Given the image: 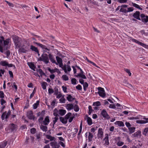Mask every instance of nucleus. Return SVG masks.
<instances>
[{
    "instance_id": "72a5a7b5",
    "label": "nucleus",
    "mask_w": 148,
    "mask_h": 148,
    "mask_svg": "<svg viewBox=\"0 0 148 148\" xmlns=\"http://www.w3.org/2000/svg\"><path fill=\"white\" fill-rule=\"evenodd\" d=\"M39 101H37L36 103H34L33 105V108L34 109H35L37 108L38 106L39 105Z\"/></svg>"
},
{
    "instance_id": "c85d7f7f",
    "label": "nucleus",
    "mask_w": 148,
    "mask_h": 148,
    "mask_svg": "<svg viewBox=\"0 0 148 148\" xmlns=\"http://www.w3.org/2000/svg\"><path fill=\"white\" fill-rule=\"evenodd\" d=\"M40 128L43 131L46 132L47 130V127L46 126L41 125Z\"/></svg>"
},
{
    "instance_id": "f3484780",
    "label": "nucleus",
    "mask_w": 148,
    "mask_h": 148,
    "mask_svg": "<svg viewBox=\"0 0 148 148\" xmlns=\"http://www.w3.org/2000/svg\"><path fill=\"white\" fill-rule=\"evenodd\" d=\"M4 40V37L3 36L0 37V51L2 53H3V52L1 45H3Z\"/></svg>"
},
{
    "instance_id": "4d7b16f0",
    "label": "nucleus",
    "mask_w": 148,
    "mask_h": 148,
    "mask_svg": "<svg viewBox=\"0 0 148 148\" xmlns=\"http://www.w3.org/2000/svg\"><path fill=\"white\" fill-rule=\"evenodd\" d=\"M82 122L80 124V125L79 130V133H78V135H79L80 134L81 132L82 131Z\"/></svg>"
},
{
    "instance_id": "a878e982",
    "label": "nucleus",
    "mask_w": 148,
    "mask_h": 148,
    "mask_svg": "<svg viewBox=\"0 0 148 148\" xmlns=\"http://www.w3.org/2000/svg\"><path fill=\"white\" fill-rule=\"evenodd\" d=\"M60 121L63 123L66 124L67 122V120L65 117L64 118L62 117H60Z\"/></svg>"
},
{
    "instance_id": "e2e57ef3",
    "label": "nucleus",
    "mask_w": 148,
    "mask_h": 148,
    "mask_svg": "<svg viewBox=\"0 0 148 148\" xmlns=\"http://www.w3.org/2000/svg\"><path fill=\"white\" fill-rule=\"evenodd\" d=\"M134 8L133 7H130L127 8V11L128 12H132Z\"/></svg>"
},
{
    "instance_id": "0e129e2a",
    "label": "nucleus",
    "mask_w": 148,
    "mask_h": 148,
    "mask_svg": "<svg viewBox=\"0 0 148 148\" xmlns=\"http://www.w3.org/2000/svg\"><path fill=\"white\" fill-rule=\"evenodd\" d=\"M4 53L6 54L7 57H8L10 56V51L9 50H7Z\"/></svg>"
},
{
    "instance_id": "0eeeda50",
    "label": "nucleus",
    "mask_w": 148,
    "mask_h": 148,
    "mask_svg": "<svg viewBox=\"0 0 148 148\" xmlns=\"http://www.w3.org/2000/svg\"><path fill=\"white\" fill-rule=\"evenodd\" d=\"M101 114L104 118H106L107 119L110 118L109 116L108 115L105 109L102 110L101 112Z\"/></svg>"
},
{
    "instance_id": "13d9d810",
    "label": "nucleus",
    "mask_w": 148,
    "mask_h": 148,
    "mask_svg": "<svg viewBox=\"0 0 148 148\" xmlns=\"http://www.w3.org/2000/svg\"><path fill=\"white\" fill-rule=\"evenodd\" d=\"M71 115V113L70 112H69L65 115V117L67 120L69 119V118H70V117Z\"/></svg>"
},
{
    "instance_id": "338daca9",
    "label": "nucleus",
    "mask_w": 148,
    "mask_h": 148,
    "mask_svg": "<svg viewBox=\"0 0 148 148\" xmlns=\"http://www.w3.org/2000/svg\"><path fill=\"white\" fill-rule=\"evenodd\" d=\"M126 86L131 89H132L133 88V87L132 85L130 84L127 83Z\"/></svg>"
},
{
    "instance_id": "603ef678",
    "label": "nucleus",
    "mask_w": 148,
    "mask_h": 148,
    "mask_svg": "<svg viewBox=\"0 0 148 148\" xmlns=\"http://www.w3.org/2000/svg\"><path fill=\"white\" fill-rule=\"evenodd\" d=\"M74 110L75 112H78L79 110V108L78 106L77 105H75L74 106Z\"/></svg>"
},
{
    "instance_id": "58836bf2",
    "label": "nucleus",
    "mask_w": 148,
    "mask_h": 148,
    "mask_svg": "<svg viewBox=\"0 0 148 148\" xmlns=\"http://www.w3.org/2000/svg\"><path fill=\"white\" fill-rule=\"evenodd\" d=\"M57 62L58 64L62 62V59L59 57L57 56L56 57Z\"/></svg>"
},
{
    "instance_id": "ea45409f",
    "label": "nucleus",
    "mask_w": 148,
    "mask_h": 148,
    "mask_svg": "<svg viewBox=\"0 0 148 148\" xmlns=\"http://www.w3.org/2000/svg\"><path fill=\"white\" fill-rule=\"evenodd\" d=\"M10 39H6L5 40H4L3 41V45H5L6 46H8V44H9V43L10 41Z\"/></svg>"
},
{
    "instance_id": "f8f14e48",
    "label": "nucleus",
    "mask_w": 148,
    "mask_h": 148,
    "mask_svg": "<svg viewBox=\"0 0 148 148\" xmlns=\"http://www.w3.org/2000/svg\"><path fill=\"white\" fill-rule=\"evenodd\" d=\"M79 70H80V72L79 73L76 75V77H80L84 79H86V76L84 75V73L82 69H80Z\"/></svg>"
},
{
    "instance_id": "423d86ee",
    "label": "nucleus",
    "mask_w": 148,
    "mask_h": 148,
    "mask_svg": "<svg viewBox=\"0 0 148 148\" xmlns=\"http://www.w3.org/2000/svg\"><path fill=\"white\" fill-rule=\"evenodd\" d=\"M50 144L53 148H59L60 146L59 143L56 141L51 142Z\"/></svg>"
},
{
    "instance_id": "20e7f679",
    "label": "nucleus",
    "mask_w": 148,
    "mask_h": 148,
    "mask_svg": "<svg viewBox=\"0 0 148 148\" xmlns=\"http://www.w3.org/2000/svg\"><path fill=\"white\" fill-rule=\"evenodd\" d=\"M58 64H59L60 67H61L64 70L65 73H66L67 71L68 72L71 71V69L69 65L65 64L63 66L62 62L59 63Z\"/></svg>"
},
{
    "instance_id": "cd10ccee",
    "label": "nucleus",
    "mask_w": 148,
    "mask_h": 148,
    "mask_svg": "<svg viewBox=\"0 0 148 148\" xmlns=\"http://www.w3.org/2000/svg\"><path fill=\"white\" fill-rule=\"evenodd\" d=\"M30 49L33 51H34L36 53H38V50L37 47H35L33 45H31L30 46Z\"/></svg>"
},
{
    "instance_id": "052dcab7",
    "label": "nucleus",
    "mask_w": 148,
    "mask_h": 148,
    "mask_svg": "<svg viewBox=\"0 0 148 148\" xmlns=\"http://www.w3.org/2000/svg\"><path fill=\"white\" fill-rule=\"evenodd\" d=\"M21 6L24 9L28 10L29 8V7L27 5H21Z\"/></svg>"
},
{
    "instance_id": "c756f323",
    "label": "nucleus",
    "mask_w": 148,
    "mask_h": 148,
    "mask_svg": "<svg viewBox=\"0 0 148 148\" xmlns=\"http://www.w3.org/2000/svg\"><path fill=\"white\" fill-rule=\"evenodd\" d=\"M0 64L3 66H7L8 62L6 61H1L0 62Z\"/></svg>"
},
{
    "instance_id": "9b49d317",
    "label": "nucleus",
    "mask_w": 148,
    "mask_h": 148,
    "mask_svg": "<svg viewBox=\"0 0 148 148\" xmlns=\"http://www.w3.org/2000/svg\"><path fill=\"white\" fill-rule=\"evenodd\" d=\"M102 130V129L101 128H100L99 129L97 134V137L98 138H102L103 136V132Z\"/></svg>"
},
{
    "instance_id": "c9c22d12",
    "label": "nucleus",
    "mask_w": 148,
    "mask_h": 148,
    "mask_svg": "<svg viewBox=\"0 0 148 148\" xmlns=\"http://www.w3.org/2000/svg\"><path fill=\"white\" fill-rule=\"evenodd\" d=\"M1 47L2 48L3 53L4 51L8 50L7 49H8V46L4 45H1Z\"/></svg>"
},
{
    "instance_id": "a211bd4d",
    "label": "nucleus",
    "mask_w": 148,
    "mask_h": 148,
    "mask_svg": "<svg viewBox=\"0 0 148 148\" xmlns=\"http://www.w3.org/2000/svg\"><path fill=\"white\" fill-rule=\"evenodd\" d=\"M132 41L135 42L143 47H145V46L146 45L142 43V42H141L138 41V40H137L136 39H132Z\"/></svg>"
},
{
    "instance_id": "e433bc0d",
    "label": "nucleus",
    "mask_w": 148,
    "mask_h": 148,
    "mask_svg": "<svg viewBox=\"0 0 148 148\" xmlns=\"http://www.w3.org/2000/svg\"><path fill=\"white\" fill-rule=\"evenodd\" d=\"M148 132V128H145L143 132L142 133L143 135L145 136H146L147 134V133Z\"/></svg>"
},
{
    "instance_id": "7c9ffc66",
    "label": "nucleus",
    "mask_w": 148,
    "mask_h": 148,
    "mask_svg": "<svg viewBox=\"0 0 148 148\" xmlns=\"http://www.w3.org/2000/svg\"><path fill=\"white\" fill-rule=\"evenodd\" d=\"M29 66L30 68L34 71H35V69L36 68L34 64L32 63H30L29 64Z\"/></svg>"
},
{
    "instance_id": "69168bd1",
    "label": "nucleus",
    "mask_w": 148,
    "mask_h": 148,
    "mask_svg": "<svg viewBox=\"0 0 148 148\" xmlns=\"http://www.w3.org/2000/svg\"><path fill=\"white\" fill-rule=\"evenodd\" d=\"M109 107L110 108H111L112 109H115L116 108V107L114 104H110L109 106Z\"/></svg>"
},
{
    "instance_id": "4be33fe9",
    "label": "nucleus",
    "mask_w": 148,
    "mask_h": 148,
    "mask_svg": "<svg viewBox=\"0 0 148 148\" xmlns=\"http://www.w3.org/2000/svg\"><path fill=\"white\" fill-rule=\"evenodd\" d=\"M115 124L116 125H118V126L120 127H123L124 126V124L123 123L120 121H117L115 123Z\"/></svg>"
},
{
    "instance_id": "5fc2aeb1",
    "label": "nucleus",
    "mask_w": 148,
    "mask_h": 148,
    "mask_svg": "<svg viewBox=\"0 0 148 148\" xmlns=\"http://www.w3.org/2000/svg\"><path fill=\"white\" fill-rule=\"evenodd\" d=\"M5 2H6L8 4V5L9 6L11 7L12 8L14 7V5L12 3H10L8 2V1H5Z\"/></svg>"
},
{
    "instance_id": "774afa93",
    "label": "nucleus",
    "mask_w": 148,
    "mask_h": 148,
    "mask_svg": "<svg viewBox=\"0 0 148 148\" xmlns=\"http://www.w3.org/2000/svg\"><path fill=\"white\" fill-rule=\"evenodd\" d=\"M48 92L49 94H51L53 93L54 92V91L52 89L49 88L48 89Z\"/></svg>"
},
{
    "instance_id": "6e6d98bb",
    "label": "nucleus",
    "mask_w": 148,
    "mask_h": 148,
    "mask_svg": "<svg viewBox=\"0 0 148 148\" xmlns=\"http://www.w3.org/2000/svg\"><path fill=\"white\" fill-rule=\"evenodd\" d=\"M88 109H89V112H88V114L89 115H90L92 112L93 111V110L92 109V107L91 106H88Z\"/></svg>"
},
{
    "instance_id": "dca6fc26",
    "label": "nucleus",
    "mask_w": 148,
    "mask_h": 148,
    "mask_svg": "<svg viewBox=\"0 0 148 148\" xmlns=\"http://www.w3.org/2000/svg\"><path fill=\"white\" fill-rule=\"evenodd\" d=\"M49 57L50 59V60L53 63H55L56 65H58V64L56 62V60L53 59V57L51 53H49Z\"/></svg>"
},
{
    "instance_id": "49530a36",
    "label": "nucleus",
    "mask_w": 148,
    "mask_h": 148,
    "mask_svg": "<svg viewBox=\"0 0 148 148\" xmlns=\"http://www.w3.org/2000/svg\"><path fill=\"white\" fill-rule=\"evenodd\" d=\"M64 95L59 100L60 103H65V99L64 97Z\"/></svg>"
},
{
    "instance_id": "bf43d9fd",
    "label": "nucleus",
    "mask_w": 148,
    "mask_h": 148,
    "mask_svg": "<svg viewBox=\"0 0 148 148\" xmlns=\"http://www.w3.org/2000/svg\"><path fill=\"white\" fill-rule=\"evenodd\" d=\"M124 70H125V71L127 73H128V74H129V75L130 76H131V73L130 72V70H129L128 69H124Z\"/></svg>"
},
{
    "instance_id": "b1692460",
    "label": "nucleus",
    "mask_w": 148,
    "mask_h": 148,
    "mask_svg": "<svg viewBox=\"0 0 148 148\" xmlns=\"http://www.w3.org/2000/svg\"><path fill=\"white\" fill-rule=\"evenodd\" d=\"M68 96L66 98L67 100L69 101H73L75 99V98H73L71 95L67 94Z\"/></svg>"
},
{
    "instance_id": "864d4df0",
    "label": "nucleus",
    "mask_w": 148,
    "mask_h": 148,
    "mask_svg": "<svg viewBox=\"0 0 148 148\" xmlns=\"http://www.w3.org/2000/svg\"><path fill=\"white\" fill-rule=\"evenodd\" d=\"M71 83L72 84L74 85L75 84H76V79L73 78H72L71 80Z\"/></svg>"
},
{
    "instance_id": "4468645a",
    "label": "nucleus",
    "mask_w": 148,
    "mask_h": 148,
    "mask_svg": "<svg viewBox=\"0 0 148 148\" xmlns=\"http://www.w3.org/2000/svg\"><path fill=\"white\" fill-rule=\"evenodd\" d=\"M143 119L145 120H138L136 121V122L137 123L139 124H145L147 123L148 122V118H145L144 117L143 118Z\"/></svg>"
},
{
    "instance_id": "6ab92c4d",
    "label": "nucleus",
    "mask_w": 148,
    "mask_h": 148,
    "mask_svg": "<svg viewBox=\"0 0 148 148\" xmlns=\"http://www.w3.org/2000/svg\"><path fill=\"white\" fill-rule=\"evenodd\" d=\"M36 44L38 45L39 46V47L42 48V49H45L48 51H50V48H47L45 46L43 45L42 44L37 42H36Z\"/></svg>"
},
{
    "instance_id": "473e14b6",
    "label": "nucleus",
    "mask_w": 148,
    "mask_h": 148,
    "mask_svg": "<svg viewBox=\"0 0 148 148\" xmlns=\"http://www.w3.org/2000/svg\"><path fill=\"white\" fill-rule=\"evenodd\" d=\"M47 83L46 82H43L41 83V86L42 88L44 90H45L46 88V85H47Z\"/></svg>"
},
{
    "instance_id": "a19ab883",
    "label": "nucleus",
    "mask_w": 148,
    "mask_h": 148,
    "mask_svg": "<svg viewBox=\"0 0 148 148\" xmlns=\"http://www.w3.org/2000/svg\"><path fill=\"white\" fill-rule=\"evenodd\" d=\"M37 71L39 73L41 76L45 75V73L43 72L42 70L41 69H39L38 70L37 69Z\"/></svg>"
},
{
    "instance_id": "3c124183",
    "label": "nucleus",
    "mask_w": 148,
    "mask_h": 148,
    "mask_svg": "<svg viewBox=\"0 0 148 148\" xmlns=\"http://www.w3.org/2000/svg\"><path fill=\"white\" fill-rule=\"evenodd\" d=\"M100 105H101L100 102L99 101H98L96 102H94L93 103V106H99Z\"/></svg>"
},
{
    "instance_id": "680f3d73",
    "label": "nucleus",
    "mask_w": 148,
    "mask_h": 148,
    "mask_svg": "<svg viewBox=\"0 0 148 148\" xmlns=\"http://www.w3.org/2000/svg\"><path fill=\"white\" fill-rule=\"evenodd\" d=\"M58 119V118L57 117H56L54 118V119L53 120V126H54V125L55 124L56 122L57 121Z\"/></svg>"
},
{
    "instance_id": "6e6552de",
    "label": "nucleus",
    "mask_w": 148,
    "mask_h": 148,
    "mask_svg": "<svg viewBox=\"0 0 148 148\" xmlns=\"http://www.w3.org/2000/svg\"><path fill=\"white\" fill-rule=\"evenodd\" d=\"M140 16L143 22L144 23H146L148 22V16H145L144 14H141Z\"/></svg>"
},
{
    "instance_id": "412c9836",
    "label": "nucleus",
    "mask_w": 148,
    "mask_h": 148,
    "mask_svg": "<svg viewBox=\"0 0 148 148\" xmlns=\"http://www.w3.org/2000/svg\"><path fill=\"white\" fill-rule=\"evenodd\" d=\"M74 106L72 104H68L66 106V109L68 110H70L73 109Z\"/></svg>"
},
{
    "instance_id": "9d476101",
    "label": "nucleus",
    "mask_w": 148,
    "mask_h": 148,
    "mask_svg": "<svg viewBox=\"0 0 148 148\" xmlns=\"http://www.w3.org/2000/svg\"><path fill=\"white\" fill-rule=\"evenodd\" d=\"M27 117L30 119L34 120L35 117L33 115L32 112L31 111H28L27 113Z\"/></svg>"
},
{
    "instance_id": "f03ea898",
    "label": "nucleus",
    "mask_w": 148,
    "mask_h": 148,
    "mask_svg": "<svg viewBox=\"0 0 148 148\" xmlns=\"http://www.w3.org/2000/svg\"><path fill=\"white\" fill-rule=\"evenodd\" d=\"M12 39L15 46L16 48H20V45L21 44V40L19 37L16 36L14 35L12 36Z\"/></svg>"
},
{
    "instance_id": "f704fd0d",
    "label": "nucleus",
    "mask_w": 148,
    "mask_h": 148,
    "mask_svg": "<svg viewBox=\"0 0 148 148\" xmlns=\"http://www.w3.org/2000/svg\"><path fill=\"white\" fill-rule=\"evenodd\" d=\"M132 5L134 7L137 8H138L141 10H142V9L141 8H140L138 5L133 3H132Z\"/></svg>"
},
{
    "instance_id": "09e8293b",
    "label": "nucleus",
    "mask_w": 148,
    "mask_h": 148,
    "mask_svg": "<svg viewBox=\"0 0 148 148\" xmlns=\"http://www.w3.org/2000/svg\"><path fill=\"white\" fill-rule=\"evenodd\" d=\"M83 85L84 87V90L85 91L86 90L88 86V84L87 82H85L83 84Z\"/></svg>"
},
{
    "instance_id": "2eb2a0df",
    "label": "nucleus",
    "mask_w": 148,
    "mask_h": 148,
    "mask_svg": "<svg viewBox=\"0 0 148 148\" xmlns=\"http://www.w3.org/2000/svg\"><path fill=\"white\" fill-rule=\"evenodd\" d=\"M140 13L139 11H136L135 13H134L133 15L134 17L138 20H140Z\"/></svg>"
},
{
    "instance_id": "f257e3e1",
    "label": "nucleus",
    "mask_w": 148,
    "mask_h": 148,
    "mask_svg": "<svg viewBox=\"0 0 148 148\" xmlns=\"http://www.w3.org/2000/svg\"><path fill=\"white\" fill-rule=\"evenodd\" d=\"M29 44L27 41L25 40H22L20 45L19 51L23 53L28 52L29 48Z\"/></svg>"
},
{
    "instance_id": "37998d69",
    "label": "nucleus",
    "mask_w": 148,
    "mask_h": 148,
    "mask_svg": "<svg viewBox=\"0 0 148 148\" xmlns=\"http://www.w3.org/2000/svg\"><path fill=\"white\" fill-rule=\"evenodd\" d=\"M46 138L48 139H49L50 141L53 140L55 138V137L51 136L49 135H47L46 136Z\"/></svg>"
},
{
    "instance_id": "393cba45",
    "label": "nucleus",
    "mask_w": 148,
    "mask_h": 148,
    "mask_svg": "<svg viewBox=\"0 0 148 148\" xmlns=\"http://www.w3.org/2000/svg\"><path fill=\"white\" fill-rule=\"evenodd\" d=\"M116 139L118 140L119 141L117 143V144L118 146H121L123 145L124 144V143L120 141V138L119 137H118L116 138Z\"/></svg>"
},
{
    "instance_id": "a18cd8bd",
    "label": "nucleus",
    "mask_w": 148,
    "mask_h": 148,
    "mask_svg": "<svg viewBox=\"0 0 148 148\" xmlns=\"http://www.w3.org/2000/svg\"><path fill=\"white\" fill-rule=\"evenodd\" d=\"M120 11L121 12L125 13H126L127 12V9H126L125 8H121L120 10Z\"/></svg>"
},
{
    "instance_id": "c03bdc74",
    "label": "nucleus",
    "mask_w": 148,
    "mask_h": 148,
    "mask_svg": "<svg viewBox=\"0 0 148 148\" xmlns=\"http://www.w3.org/2000/svg\"><path fill=\"white\" fill-rule=\"evenodd\" d=\"M93 137V134L90 132L89 133V135L88 136V139L89 141H91Z\"/></svg>"
},
{
    "instance_id": "2f4dec72",
    "label": "nucleus",
    "mask_w": 148,
    "mask_h": 148,
    "mask_svg": "<svg viewBox=\"0 0 148 148\" xmlns=\"http://www.w3.org/2000/svg\"><path fill=\"white\" fill-rule=\"evenodd\" d=\"M6 142H4L0 143V148H4L7 145Z\"/></svg>"
},
{
    "instance_id": "aec40b11",
    "label": "nucleus",
    "mask_w": 148,
    "mask_h": 148,
    "mask_svg": "<svg viewBox=\"0 0 148 148\" xmlns=\"http://www.w3.org/2000/svg\"><path fill=\"white\" fill-rule=\"evenodd\" d=\"M50 121V120L49 119V117L48 116H46L44 120L43 121V123L44 125H47Z\"/></svg>"
},
{
    "instance_id": "8fccbe9b",
    "label": "nucleus",
    "mask_w": 148,
    "mask_h": 148,
    "mask_svg": "<svg viewBox=\"0 0 148 148\" xmlns=\"http://www.w3.org/2000/svg\"><path fill=\"white\" fill-rule=\"evenodd\" d=\"M58 114H59V111H58L56 109H55L54 110V115L56 117H57V116H58Z\"/></svg>"
},
{
    "instance_id": "7ed1b4c3",
    "label": "nucleus",
    "mask_w": 148,
    "mask_h": 148,
    "mask_svg": "<svg viewBox=\"0 0 148 148\" xmlns=\"http://www.w3.org/2000/svg\"><path fill=\"white\" fill-rule=\"evenodd\" d=\"M48 57L49 55L44 53L42 55L41 57H40L38 59V60L42 61L46 64H48L49 62Z\"/></svg>"
},
{
    "instance_id": "bb28decb",
    "label": "nucleus",
    "mask_w": 148,
    "mask_h": 148,
    "mask_svg": "<svg viewBox=\"0 0 148 148\" xmlns=\"http://www.w3.org/2000/svg\"><path fill=\"white\" fill-rule=\"evenodd\" d=\"M66 111L65 110L60 109L59 110V114L61 116H63L66 113Z\"/></svg>"
},
{
    "instance_id": "79ce46f5",
    "label": "nucleus",
    "mask_w": 148,
    "mask_h": 148,
    "mask_svg": "<svg viewBox=\"0 0 148 148\" xmlns=\"http://www.w3.org/2000/svg\"><path fill=\"white\" fill-rule=\"evenodd\" d=\"M135 128L134 127H129V130L130 133H132L134 132L135 131Z\"/></svg>"
},
{
    "instance_id": "4c0bfd02",
    "label": "nucleus",
    "mask_w": 148,
    "mask_h": 148,
    "mask_svg": "<svg viewBox=\"0 0 148 148\" xmlns=\"http://www.w3.org/2000/svg\"><path fill=\"white\" fill-rule=\"evenodd\" d=\"M87 122L88 124L89 125H91L92 123V119L89 117H88L87 118Z\"/></svg>"
},
{
    "instance_id": "39448f33",
    "label": "nucleus",
    "mask_w": 148,
    "mask_h": 148,
    "mask_svg": "<svg viewBox=\"0 0 148 148\" xmlns=\"http://www.w3.org/2000/svg\"><path fill=\"white\" fill-rule=\"evenodd\" d=\"M98 89L99 91L98 92V93L99 94V95L102 97H105L106 94L104 89L101 87H98Z\"/></svg>"
},
{
    "instance_id": "1a4fd4ad",
    "label": "nucleus",
    "mask_w": 148,
    "mask_h": 148,
    "mask_svg": "<svg viewBox=\"0 0 148 148\" xmlns=\"http://www.w3.org/2000/svg\"><path fill=\"white\" fill-rule=\"evenodd\" d=\"M9 129L11 131H16L17 129V126L13 123H11L9 125Z\"/></svg>"
},
{
    "instance_id": "5701e85b",
    "label": "nucleus",
    "mask_w": 148,
    "mask_h": 148,
    "mask_svg": "<svg viewBox=\"0 0 148 148\" xmlns=\"http://www.w3.org/2000/svg\"><path fill=\"white\" fill-rule=\"evenodd\" d=\"M134 135L135 137L140 138L141 136V132L140 131H138L134 134Z\"/></svg>"
},
{
    "instance_id": "de8ad7c7",
    "label": "nucleus",
    "mask_w": 148,
    "mask_h": 148,
    "mask_svg": "<svg viewBox=\"0 0 148 148\" xmlns=\"http://www.w3.org/2000/svg\"><path fill=\"white\" fill-rule=\"evenodd\" d=\"M62 78L64 81H67L69 80L68 77L66 75H63L62 76Z\"/></svg>"
},
{
    "instance_id": "ddd939ff",
    "label": "nucleus",
    "mask_w": 148,
    "mask_h": 148,
    "mask_svg": "<svg viewBox=\"0 0 148 148\" xmlns=\"http://www.w3.org/2000/svg\"><path fill=\"white\" fill-rule=\"evenodd\" d=\"M79 70H80V72L79 73L76 75V77H80L84 79H86V76L84 75V73L82 69H80Z\"/></svg>"
}]
</instances>
